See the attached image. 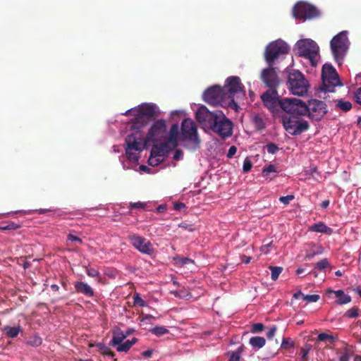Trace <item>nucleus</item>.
Returning a JSON list of instances; mask_svg holds the SVG:
<instances>
[{
    "label": "nucleus",
    "mask_w": 361,
    "mask_h": 361,
    "mask_svg": "<svg viewBox=\"0 0 361 361\" xmlns=\"http://www.w3.org/2000/svg\"><path fill=\"white\" fill-rule=\"evenodd\" d=\"M276 70L277 68L273 67V66H269L262 69L260 73L259 78L268 90H277L281 84V80Z\"/></svg>",
    "instance_id": "4468645a"
},
{
    "label": "nucleus",
    "mask_w": 361,
    "mask_h": 361,
    "mask_svg": "<svg viewBox=\"0 0 361 361\" xmlns=\"http://www.w3.org/2000/svg\"><path fill=\"white\" fill-rule=\"evenodd\" d=\"M237 152V148L235 146L233 145L231 146L229 149H228V152L226 154V157L228 159H231L234 155Z\"/></svg>",
    "instance_id": "864d4df0"
},
{
    "label": "nucleus",
    "mask_w": 361,
    "mask_h": 361,
    "mask_svg": "<svg viewBox=\"0 0 361 361\" xmlns=\"http://www.w3.org/2000/svg\"><path fill=\"white\" fill-rule=\"evenodd\" d=\"M290 47L281 39H277L267 45L264 51V60L269 66H273L281 56L288 53Z\"/></svg>",
    "instance_id": "0eeeda50"
},
{
    "label": "nucleus",
    "mask_w": 361,
    "mask_h": 361,
    "mask_svg": "<svg viewBox=\"0 0 361 361\" xmlns=\"http://www.w3.org/2000/svg\"><path fill=\"white\" fill-rule=\"evenodd\" d=\"M281 348L284 349H290L294 348V343L290 338H285L282 341Z\"/></svg>",
    "instance_id": "ea45409f"
},
{
    "label": "nucleus",
    "mask_w": 361,
    "mask_h": 361,
    "mask_svg": "<svg viewBox=\"0 0 361 361\" xmlns=\"http://www.w3.org/2000/svg\"><path fill=\"white\" fill-rule=\"evenodd\" d=\"M152 334L157 336H161L169 333V330L164 326H157L151 329Z\"/></svg>",
    "instance_id": "7c9ffc66"
},
{
    "label": "nucleus",
    "mask_w": 361,
    "mask_h": 361,
    "mask_svg": "<svg viewBox=\"0 0 361 361\" xmlns=\"http://www.w3.org/2000/svg\"><path fill=\"white\" fill-rule=\"evenodd\" d=\"M334 59L340 63L348 49V39L346 32H341L333 37L330 42Z\"/></svg>",
    "instance_id": "9d476101"
},
{
    "label": "nucleus",
    "mask_w": 361,
    "mask_h": 361,
    "mask_svg": "<svg viewBox=\"0 0 361 361\" xmlns=\"http://www.w3.org/2000/svg\"><path fill=\"white\" fill-rule=\"evenodd\" d=\"M178 144L188 150L194 151L200 148V137H178Z\"/></svg>",
    "instance_id": "a211bd4d"
},
{
    "label": "nucleus",
    "mask_w": 361,
    "mask_h": 361,
    "mask_svg": "<svg viewBox=\"0 0 361 361\" xmlns=\"http://www.w3.org/2000/svg\"><path fill=\"white\" fill-rule=\"evenodd\" d=\"M270 173H277L275 165L269 164L263 168L262 171L263 177H268Z\"/></svg>",
    "instance_id": "473e14b6"
},
{
    "label": "nucleus",
    "mask_w": 361,
    "mask_h": 361,
    "mask_svg": "<svg viewBox=\"0 0 361 361\" xmlns=\"http://www.w3.org/2000/svg\"><path fill=\"white\" fill-rule=\"evenodd\" d=\"M310 231L317 233H326L330 235L332 233L333 230L331 228L328 227L322 222L314 224L310 227Z\"/></svg>",
    "instance_id": "4be33fe9"
},
{
    "label": "nucleus",
    "mask_w": 361,
    "mask_h": 361,
    "mask_svg": "<svg viewBox=\"0 0 361 361\" xmlns=\"http://www.w3.org/2000/svg\"><path fill=\"white\" fill-rule=\"evenodd\" d=\"M166 207L164 204H161L157 207V212L161 213L164 212L166 210Z\"/></svg>",
    "instance_id": "69168bd1"
},
{
    "label": "nucleus",
    "mask_w": 361,
    "mask_h": 361,
    "mask_svg": "<svg viewBox=\"0 0 361 361\" xmlns=\"http://www.w3.org/2000/svg\"><path fill=\"white\" fill-rule=\"evenodd\" d=\"M320 299V296L317 294L314 295H305L303 296V300L307 303L316 302Z\"/></svg>",
    "instance_id": "4c0bfd02"
},
{
    "label": "nucleus",
    "mask_w": 361,
    "mask_h": 361,
    "mask_svg": "<svg viewBox=\"0 0 361 361\" xmlns=\"http://www.w3.org/2000/svg\"><path fill=\"white\" fill-rule=\"evenodd\" d=\"M269 269L271 271V279L273 281H276L279 278V276L282 272L283 268L281 267H273V266H271L269 267Z\"/></svg>",
    "instance_id": "f704fd0d"
},
{
    "label": "nucleus",
    "mask_w": 361,
    "mask_h": 361,
    "mask_svg": "<svg viewBox=\"0 0 361 361\" xmlns=\"http://www.w3.org/2000/svg\"><path fill=\"white\" fill-rule=\"evenodd\" d=\"M183 157V152L180 149H176L173 154V159L178 161L180 160Z\"/></svg>",
    "instance_id": "6e6d98bb"
},
{
    "label": "nucleus",
    "mask_w": 361,
    "mask_h": 361,
    "mask_svg": "<svg viewBox=\"0 0 361 361\" xmlns=\"http://www.w3.org/2000/svg\"><path fill=\"white\" fill-rule=\"evenodd\" d=\"M295 197L293 195H288L287 196H282L279 197V201L284 204H288L290 202L293 200H294Z\"/></svg>",
    "instance_id": "49530a36"
},
{
    "label": "nucleus",
    "mask_w": 361,
    "mask_h": 361,
    "mask_svg": "<svg viewBox=\"0 0 361 361\" xmlns=\"http://www.w3.org/2000/svg\"><path fill=\"white\" fill-rule=\"evenodd\" d=\"M356 102L361 105V87H360L355 94Z\"/></svg>",
    "instance_id": "13d9d810"
},
{
    "label": "nucleus",
    "mask_w": 361,
    "mask_h": 361,
    "mask_svg": "<svg viewBox=\"0 0 361 361\" xmlns=\"http://www.w3.org/2000/svg\"><path fill=\"white\" fill-rule=\"evenodd\" d=\"M267 149V152L271 154H275L279 150V147L274 143L268 144Z\"/></svg>",
    "instance_id": "09e8293b"
},
{
    "label": "nucleus",
    "mask_w": 361,
    "mask_h": 361,
    "mask_svg": "<svg viewBox=\"0 0 361 361\" xmlns=\"http://www.w3.org/2000/svg\"><path fill=\"white\" fill-rule=\"evenodd\" d=\"M264 329V326L262 323H255L252 324L251 328V331L252 333H257L263 331Z\"/></svg>",
    "instance_id": "a18cd8bd"
},
{
    "label": "nucleus",
    "mask_w": 361,
    "mask_h": 361,
    "mask_svg": "<svg viewBox=\"0 0 361 361\" xmlns=\"http://www.w3.org/2000/svg\"><path fill=\"white\" fill-rule=\"evenodd\" d=\"M359 308L357 307H353L345 313V316L349 318H357L359 317Z\"/></svg>",
    "instance_id": "c9c22d12"
},
{
    "label": "nucleus",
    "mask_w": 361,
    "mask_h": 361,
    "mask_svg": "<svg viewBox=\"0 0 361 361\" xmlns=\"http://www.w3.org/2000/svg\"><path fill=\"white\" fill-rule=\"evenodd\" d=\"M293 13L296 19L303 20L318 17L320 14L315 6L305 2H299L295 4Z\"/></svg>",
    "instance_id": "2eb2a0df"
},
{
    "label": "nucleus",
    "mask_w": 361,
    "mask_h": 361,
    "mask_svg": "<svg viewBox=\"0 0 361 361\" xmlns=\"http://www.w3.org/2000/svg\"><path fill=\"white\" fill-rule=\"evenodd\" d=\"M287 85L293 94L303 96L309 88V84L304 75L299 71L289 73Z\"/></svg>",
    "instance_id": "1a4fd4ad"
},
{
    "label": "nucleus",
    "mask_w": 361,
    "mask_h": 361,
    "mask_svg": "<svg viewBox=\"0 0 361 361\" xmlns=\"http://www.w3.org/2000/svg\"><path fill=\"white\" fill-rule=\"evenodd\" d=\"M226 98L228 101L231 106H236L237 104L235 102L234 95L236 93L243 92V85L240 82L239 77L231 76L228 77L226 80L225 86L223 87Z\"/></svg>",
    "instance_id": "ddd939ff"
},
{
    "label": "nucleus",
    "mask_w": 361,
    "mask_h": 361,
    "mask_svg": "<svg viewBox=\"0 0 361 361\" xmlns=\"http://www.w3.org/2000/svg\"><path fill=\"white\" fill-rule=\"evenodd\" d=\"M133 304L135 306L145 307L147 306L146 302L140 297V295L137 293L133 295Z\"/></svg>",
    "instance_id": "2f4dec72"
},
{
    "label": "nucleus",
    "mask_w": 361,
    "mask_h": 361,
    "mask_svg": "<svg viewBox=\"0 0 361 361\" xmlns=\"http://www.w3.org/2000/svg\"><path fill=\"white\" fill-rule=\"evenodd\" d=\"M295 49L299 56L308 59L312 66H317L319 46L314 41L310 39H300L296 42Z\"/></svg>",
    "instance_id": "423d86ee"
},
{
    "label": "nucleus",
    "mask_w": 361,
    "mask_h": 361,
    "mask_svg": "<svg viewBox=\"0 0 361 361\" xmlns=\"http://www.w3.org/2000/svg\"><path fill=\"white\" fill-rule=\"evenodd\" d=\"M314 256H316L314 252H312L311 250H310V252L305 255V259H311Z\"/></svg>",
    "instance_id": "0e129e2a"
},
{
    "label": "nucleus",
    "mask_w": 361,
    "mask_h": 361,
    "mask_svg": "<svg viewBox=\"0 0 361 361\" xmlns=\"http://www.w3.org/2000/svg\"><path fill=\"white\" fill-rule=\"evenodd\" d=\"M152 318H154V317L152 316L151 314H145V315H142L140 321L142 323H145L147 322V320L152 319Z\"/></svg>",
    "instance_id": "052dcab7"
},
{
    "label": "nucleus",
    "mask_w": 361,
    "mask_h": 361,
    "mask_svg": "<svg viewBox=\"0 0 361 361\" xmlns=\"http://www.w3.org/2000/svg\"><path fill=\"white\" fill-rule=\"evenodd\" d=\"M322 80L321 90L324 92H334L336 87L343 85L336 69L328 63L322 67Z\"/></svg>",
    "instance_id": "6e6552de"
},
{
    "label": "nucleus",
    "mask_w": 361,
    "mask_h": 361,
    "mask_svg": "<svg viewBox=\"0 0 361 361\" xmlns=\"http://www.w3.org/2000/svg\"><path fill=\"white\" fill-rule=\"evenodd\" d=\"M276 329L277 328L276 326H273L270 328L269 331L267 333V337L268 339H271L274 336Z\"/></svg>",
    "instance_id": "5fc2aeb1"
},
{
    "label": "nucleus",
    "mask_w": 361,
    "mask_h": 361,
    "mask_svg": "<svg viewBox=\"0 0 361 361\" xmlns=\"http://www.w3.org/2000/svg\"><path fill=\"white\" fill-rule=\"evenodd\" d=\"M147 204L145 202H130V208L131 209H145Z\"/></svg>",
    "instance_id": "c03bdc74"
},
{
    "label": "nucleus",
    "mask_w": 361,
    "mask_h": 361,
    "mask_svg": "<svg viewBox=\"0 0 361 361\" xmlns=\"http://www.w3.org/2000/svg\"><path fill=\"white\" fill-rule=\"evenodd\" d=\"M326 293L335 294L337 298L336 303L338 305H343L351 302V297L349 295L345 294L344 291L342 290H333L331 289H328Z\"/></svg>",
    "instance_id": "6ab92c4d"
},
{
    "label": "nucleus",
    "mask_w": 361,
    "mask_h": 361,
    "mask_svg": "<svg viewBox=\"0 0 361 361\" xmlns=\"http://www.w3.org/2000/svg\"><path fill=\"white\" fill-rule=\"evenodd\" d=\"M203 98L207 103L212 106H231L226 98L224 88L219 85H214L207 88L204 92Z\"/></svg>",
    "instance_id": "9b49d317"
},
{
    "label": "nucleus",
    "mask_w": 361,
    "mask_h": 361,
    "mask_svg": "<svg viewBox=\"0 0 361 361\" xmlns=\"http://www.w3.org/2000/svg\"><path fill=\"white\" fill-rule=\"evenodd\" d=\"M350 352L348 348H345L343 353L339 356V361H349Z\"/></svg>",
    "instance_id": "79ce46f5"
},
{
    "label": "nucleus",
    "mask_w": 361,
    "mask_h": 361,
    "mask_svg": "<svg viewBox=\"0 0 361 361\" xmlns=\"http://www.w3.org/2000/svg\"><path fill=\"white\" fill-rule=\"evenodd\" d=\"M304 295H305L300 290H299L293 294V298L295 299L302 298L303 300Z\"/></svg>",
    "instance_id": "bf43d9fd"
},
{
    "label": "nucleus",
    "mask_w": 361,
    "mask_h": 361,
    "mask_svg": "<svg viewBox=\"0 0 361 361\" xmlns=\"http://www.w3.org/2000/svg\"><path fill=\"white\" fill-rule=\"evenodd\" d=\"M67 239H68V240L75 241L80 244L82 243V240L80 238L75 236V235H73L72 233H69L67 235Z\"/></svg>",
    "instance_id": "603ef678"
},
{
    "label": "nucleus",
    "mask_w": 361,
    "mask_h": 361,
    "mask_svg": "<svg viewBox=\"0 0 361 361\" xmlns=\"http://www.w3.org/2000/svg\"><path fill=\"white\" fill-rule=\"evenodd\" d=\"M142 356H144L145 357H151V355H152V350H145L142 353Z\"/></svg>",
    "instance_id": "680f3d73"
},
{
    "label": "nucleus",
    "mask_w": 361,
    "mask_h": 361,
    "mask_svg": "<svg viewBox=\"0 0 361 361\" xmlns=\"http://www.w3.org/2000/svg\"><path fill=\"white\" fill-rule=\"evenodd\" d=\"M310 250L315 255H321L324 252L323 247L316 244H313Z\"/></svg>",
    "instance_id": "37998d69"
},
{
    "label": "nucleus",
    "mask_w": 361,
    "mask_h": 361,
    "mask_svg": "<svg viewBox=\"0 0 361 361\" xmlns=\"http://www.w3.org/2000/svg\"><path fill=\"white\" fill-rule=\"evenodd\" d=\"M130 343L129 341H126L124 343H121V344L117 345L116 350L118 352H128L130 349Z\"/></svg>",
    "instance_id": "e433bc0d"
},
{
    "label": "nucleus",
    "mask_w": 361,
    "mask_h": 361,
    "mask_svg": "<svg viewBox=\"0 0 361 361\" xmlns=\"http://www.w3.org/2000/svg\"><path fill=\"white\" fill-rule=\"evenodd\" d=\"M128 336V334H125L120 328H116L113 330V337L110 342L111 346H116L121 344Z\"/></svg>",
    "instance_id": "412c9836"
},
{
    "label": "nucleus",
    "mask_w": 361,
    "mask_h": 361,
    "mask_svg": "<svg viewBox=\"0 0 361 361\" xmlns=\"http://www.w3.org/2000/svg\"><path fill=\"white\" fill-rule=\"evenodd\" d=\"M160 113L154 103H142L128 109L123 114L132 118L121 123V133L126 135H168L167 121L156 119Z\"/></svg>",
    "instance_id": "f257e3e1"
},
{
    "label": "nucleus",
    "mask_w": 361,
    "mask_h": 361,
    "mask_svg": "<svg viewBox=\"0 0 361 361\" xmlns=\"http://www.w3.org/2000/svg\"><path fill=\"white\" fill-rule=\"evenodd\" d=\"M195 118L205 133L212 131L218 135H232L233 123L222 113L211 112L202 106L197 110Z\"/></svg>",
    "instance_id": "7ed1b4c3"
},
{
    "label": "nucleus",
    "mask_w": 361,
    "mask_h": 361,
    "mask_svg": "<svg viewBox=\"0 0 361 361\" xmlns=\"http://www.w3.org/2000/svg\"><path fill=\"white\" fill-rule=\"evenodd\" d=\"M96 346L99 348L101 354L104 355L111 356L112 357L115 356V353L113 351H111V349L104 343H99L96 345Z\"/></svg>",
    "instance_id": "bb28decb"
},
{
    "label": "nucleus",
    "mask_w": 361,
    "mask_h": 361,
    "mask_svg": "<svg viewBox=\"0 0 361 361\" xmlns=\"http://www.w3.org/2000/svg\"><path fill=\"white\" fill-rule=\"evenodd\" d=\"M264 105L274 114L280 110L286 113L283 116H292L295 98L280 99L277 90H267L261 95Z\"/></svg>",
    "instance_id": "20e7f679"
},
{
    "label": "nucleus",
    "mask_w": 361,
    "mask_h": 361,
    "mask_svg": "<svg viewBox=\"0 0 361 361\" xmlns=\"http://www.w3.org/2000/svg\"><path fill=\"white\" fill-rule=\"evenodd\" d=\"M86 273L89 276L93 277V278L97 277L99 275V271L97 270H96L95 269H92V268L87 269L86 271Z\"/></svg>",
    "instance_id": "3c124183"
},
{
    "label": "nucleus",
    "mask_w": 361,
    "mask_h": 361,
    "mask_svg": "<svg viewBox=\"0 0 361 361\" xmlns=\"http://www.w3.org/2000/svg\"><path fill=\"white\" fill-rule=\"evenodd\" d=\"M329 205V200H324L321 204V207L323 209L327 208Z\"/></svg>",
    "instance_id": "338daca9"
},
{
    "label": "nucleus",
    "mask_w": 361,
    "mask_h": 361,
    "mask_svg": "<svg viewBox=\"0 0 361 361\" xmlns=\"http://www.w3.org/2000/svg\"><path fill=\"white\" fill-rule=\"evenodd\" d=\"M243 352V347H239L235 351L229 353L230 358L228 361H240V355Z\"/></svg>",
    "instance_id": "c85d7f7f"
},
{
    "label": "nucleus",
    "mask_w": 361,
    "mask_h": 361,
    "mask_svg": "<svg viewBox=\"0 0 361 361\" xmlns=\"http://www.w3.org/2000/svg\"><path fill=\"white\" fill-rule=\"evenodd\" d=\"M336 106L343 111H348L352 108V104L348 101L339 99L337 101Z\"/></svg>",
    "instance_id": "cd10ccee"
},
{
    "label": "nucleus",
    "mask_w": 361,
    "mask_h": 361,
    "mask_svg": "<svg viewBox=\"0 0 361 361\" xmlns=\"http://www.w3.org/2000/svg\"><path fill=\"white\" fill-rule=\"evenodd\" d=\"M132 245L140 252L145 255H152L154 249L149 240L137 234H130L128 237Z\"/></svg>",
    "instance_id": "f3484780"
},
{
    "label": "nucleus",
    "mask_w": 361,
    "mask_h": 361,
    "mask_svg": "<svg viewBox=\"0 0 361 361\" xmlns=\"http://www.w3.org/2000/svg\"><path fill=\"white\" fill-rule=\"evenodd\" d=\"M354 361H361V355H355L354 356Z\"/></svg>",
    "instance_id": "774afa93"
},
{
    "label": "nucleus",
    "mask_w": 361,
    "mask_h": 361,
    "mask_svg": "<svg viewBox=\"0 0 361 361\" xmlns=\"http://www.w3.org/2000/svg\"><path fill=\"white\" fill-rule=\"evenodd\" d=\"M292 116L283 117L284 128L293 135L300 134L309 128L308 122L300 119L299 116L306 115L312 121H319L328 112L326 104L316 99H309L306 103L295 98Z\"/></svg>",
    "instance_id": "f03ea898"
},
{
    "label": "nucleus",
    "mask_w": 361,
    "mask_h": 361,
    "mask_svg": "<svg viewBox=\"0 0 361 361\" xmlns=\"http://www.w3.org/2000/svg\"><path fill=\"white\" fill-rule=\"evenodd\" d=\"M75 289L76 292L82 293L87 297H92L94 295L93 289L86 283L82 281L75 282Z\"/></svg>",
    "instance_id": "aec40b11"
},
{
    "label": "nucleus",
    "mask_w": 361,
    "mask_h": 361,
    "mask_svg": "<svg viewBox=\"0 0 361 361\" xmlns=\"http://www.w3.org/2000/svg\"><path fill=\"white\" fill-rule=\"evenodd\" d=\"M252 167V164L248 157H246L243 161V171L248 173Z\"/></svg>",
    "instance_id": "a19ab883"
},
{
    "label": "nucleus",
    "mask_w": 361,
    "mask_h": 361,
    "mask_svg": "<svg viewBox=\"0 0 361 361\" xmlns=\"http://www.w3.org/2000/svg\"><path fill=\"white\" fill-rule=\"evenodd\" d=\"M42 343V339L38 335H33L26 341V344L32 347H38Z\"/></svg>",
    "instance_id": "393cba45"
},
{
    "label": "nucleus",
    "mask_w": 361,
    "mask_h": 361,
    "mask_svg": "<svg viewBox=\"0 0 361 361\" xmlns=\"http://www.w3.org/2000/svg\"><path fill=\"white\" fill-rule=\"evenodd\" d=\"M21 331V327L20 326H6L4 328V334L8 337V338H16L20 331Z\"/></svg>",
    "instance_id": "5701e85b"
},
{
    "label": "nucleus",
    "mask_w": 361,
    "mask_h": 361,
    "mask_svg": "<svg viewBox=\"0 0 361 361\" xmlns=\"http://www.w3.org/2000/svg\"><path fill=\"white\" fill-rule=\"evenodd\" d=\"M175 264L179 267H183L189 264H194V260L188 257H183L180 256H176L173 257Z\"/></svg>",
    "instance_id": "a878e982"
},
{
    "label": "nucleus",
    "mask_w": 361,
    "mask_h": 361,
    "mask_svg": "<svg viewBox=\"0 0 361 361\" xmlns=\"http://www.w3.org/2000/svg\"><path fill=\"white\" fill-rule=\"evenodd\" d=\"M130 137H129V138L126 139L127 145L126 147V154L128 160L133 162H137L138 161L139 157L136 152H141L145 148L146 143L149 142L152 137H146V140H142L140 139V141L136 139L132 141Z\"/></svg>",
    "instance_id": "dca6fc26"
},
{
    "label": "nucleus",
    "mask_w": 361,
    "mask_h": 361,
    "mask_svg": "<svg viewBox=\"0 0 361 361\" xmlns=\"http://www.w3.org/2000/svg\"><path fill=\"white\" fill-rule=\"evenodd\" d=\"M178 227L181 228L184 230H187L188 231H192L195 230L193 225L185 223V222H183V223L180 224L178 225Z\"/></svg>",
    "instance_id": "8fccbe9b"
},
{
    "label": "nucleus",
    "mask_w": 361,
    "mask_h": 361,
    "mask_svg": "<svg viewBox=\"0 0 361 361\" xmlns=\"http://www.w3.org/2000/svg\"><path fill=\"white\" fill-rule=\"evenodd\" d=\"M168 135H197V124L190 118H185L181 122L180 128L178 123H173Z\"/></svg>",
    "instance_id": "f8f14e48"
},
{
    "label": "nucleus",
    "mask_w": 361,
    "mask_h": 361,
    "mask_svg": "<svg viewBox=\"0 0 361 361\" xmlns=\"http://www.w3.org/2000/svg\"><path fill=\"white\" fill-rule=\"evenodd\" d=\"M265 343V338L261 336H253L250 338V344L255 348H261Z\"/></svg>",
    "instance_id": "b1692460"
},
{
    "label": "nucleus",
    "mask_w": 361,
    "mask_h": 361,
    "mask_svg": "<svg viewBox=\"0 0 361 361\" xmlns=\"http://www.w3.org/2000/svg\"><path fill=\"white\" fill-rule=\"evenodd\" d=\"M242 262L245 263V264H249L250 262V259L251 258L250 257H247V256H245V255H243L242 257Z\"/></svg>",
    "instance_id": "e2e57ef3"
},
{
    "label": "nucleus",
    "mask_w": 361,
    "mask_h": 361,
    "mask_svg": "<svg viewBox=\"0 0 361 361\" xmlns=\"http://www.w3.org/2000/svg\"><path fill=\"white\" fill-rule=\"evenodd\" d=\"M314 267L319 270H324L329 267V263L327 259H323L314 264Z\"/></svg>",
    "instance_id": "58836bf2"
},
{
    "label": "nucleus",
    "mask_w": 361,
    "mask_h": 361,
    "mask_svg": "<svg viewBox=\"0 0 361 361\" xmlns=\"http://www.w3.org/2000/svg\"><path fill=\"white\" fill-rule=\"evenodd\" d=\"M317 341H329L331 343L335 341V338L330 334L326 333H321L317 336Z\"/></svg>",
    "instance_id": "72a5a7b5"
},
{
    "label": "nucleus",
    "mask_w": 361,
    "mask_h": 361,
    "mask_svg": "<svg viewBox=\"0 0 361 361\" xmlns=\"http://www.w3.org/2000/svg\"><path fill=\"white\" fill-rule=\"evenodd\" d=\"M19 225L12 222L8 224L7 226H0V230L1 231H6V230H16L19 228Z\"/></svg>",
    "instance_id": "de8ad7c7"
},
{
    "label": "nucleus",
    "mask_w": 361,
    "mask_h": 361,
    "mask_svg": "<svg viewBox=\"0 0 361 361\" xmlns=\"http://www.w3.org/2000/svg\"><path fill=\"white\" fill-rule=\"evenodd\" d=\"M252 122L255 127L257 130H262L264 128V122L262 117L259 115H255L252 118Z\"/></svg>",
    "instance_id": "c756f323"
},
{
    "label": "nucleus",
    "mask_w": 361,
    "mask_h": 361,
    "mask_svg": "<svg viewBox=\"0 0 361 361\" xmlns=\"http://www.w3.org/2000/svg\"><path fill=\"white\" fill-rule=\"evenodd\" d=\"M173 207L176 210L180 211L185 207V204L182 202H175Z\"/></svg>",
    "instance_id": "4d7b16f0"
},
{
    "label": "nucleus",
    "mask_w": 361,
    "mask_h": 361,
    "mask_svg": "<svg viewBox=\"0 0 361 361\" xmlns=\"http://www.w3.org/2000/svg\"><path fill=\"white\" fill-rule=\"evenodd\" d=\"M168 139L161 142L154 143L152 145L148 164L157 166L164 161L169 153L175 149L178 145V137H167Z\"/></svg>",
    "instance_id": "39448f33"
}]
</instances>
